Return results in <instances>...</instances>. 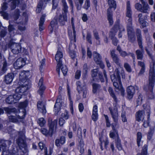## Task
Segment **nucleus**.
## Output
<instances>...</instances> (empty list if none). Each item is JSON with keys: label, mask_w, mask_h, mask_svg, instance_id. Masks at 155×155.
<instances>
[{"label": "nucleus", "mask_w": 155, "mask_h": 155, "mask_svg": "<svg viewBox=\"0 0 155 155\" xmlns=\"http://www.w3.org/2000/svg\"><path fill=\"white\" fill-rule=\"evenodd\" d=\"M63 8H62V15H60L58 19L55 18L52 20L50 23V27L49 29L50 31L52 32L54 29H55L58 27V22H59L61 25H64L65 24V22L67 21V14L68 12V6L65 0H62V1Z\"/></svg>", "instance_id": "obj_1"}, {"label": "nucleus", "mask_w": 155, "mask_h": 155, "mask_svg": "<svg viewBox=\"0 0 155 155\" xmlns=\"http://www.w3.org/2000/svg\"><path fill=\"white\" fill-rule=\"evenodd\" d=\"M155 80V76L154 68H151L149 75V84L147 87H144V89L148 91L147 93V96L149 99H153L154 98V96L152 90Z\"/></svg>", "instance_id": "obj_2"}, {"label": "nucleus", "mask_w": 155, "mask_h": 155, "mask_svg": "<svg viewBox=\"0 0 155 155\" xmlns=\"http://www.w3.org/2000/svg\"><path fill=\"white\" fill-rule=\"evenodd\" d=\"M109 110L110 111L112 117L114 121V123H112L111 124L112 129L114 132H110V136L111 138H114L116 134L117 135V137H118L117 131L115 129V127L118 126V115L117 109V108L115 107L113 109H112L111 107H109Z\"/></svg>", "instance_id": "obj_3"}, {"label": "nucleus", "mask_w": 155, "mask_h": 155, "mask_svg": "<svg viewBox=\"0 0 155 155\" xmlns=\"http://www.w3.org/2000/svg\"><path fill=\"white\" fill-rule=\"evenodd\" d=\"M0 146V151H2V155H18V153L14 152V150L10 151L8 150V147L10 145L12 142L9 140H1Z\"/></svg>", "instance_id": "obj_4"}, {"label": "nucleus", "mask_w": 155, "mask_h": 155, "mask_svg": "<svg viewBox=\"0 0 155 155\" xmlns=\"http://www.w3.org/2000/svg\"><path fill=\"white\" fill-rule=\"evenodd\" d=\"M25 72H21L19 75V79L20 81L23 83L21 85L17 87L15 89V92L21 94L25 92L28 90V87L27 84V77Z\"/></svg>", "instance_id": "obj_5"}, {"label": "nucleus", "mask_w": 155, "mask_h": 155, "mask_svg": "<svg viewBox=\"0 0 155 155\" xmlns=\"http://www.w3.org/2000/svg\"><path fill=\"white\" fill-rule=\"evenodd\" d=\"M16 143L19 146L20 150V151L17 150V151L14 150V152L18 153V155H28L27 153L28 150L26 147L25 141L23 138V137H19L17 139Z\"/></svg>", "instance_id": "obj_6"}, {"label": "nucleus", "mask_w": 155, "mask_h": 155, "mask_svg": "<svg viewBox=\"0 0 155 155\" xmlns=\"http://www.w3.org/2000/svg\"><path fill=\"white\" fill-rule=\"evenodd\" d=\"M108 3L109 7L107 10V18L110 25H112L113 22L112 19V12L111 9L114 8L115 9L116 8V2L114 0H108Z\"/></svg>", "instance_id": "obj_7"}, {"label": "nucleus", "mask_w": 155, "mask_h": 155, "mask_svg": "<svg viewBox=\"0 0 155 155\" xmlns=\"http://www.w3.org/2000/svg\"><path fill=\"white\" fill-rule=\"evenodd\" d=\"M63 55L62 52L60 51V48H58L56 54L55 56V59L57 62L56 71L59 75L60 68H61L62 65V60Z\"/></svg>", "instance_id": "obj_8"}, {"label": "nucleus", "mask_w": 155, "mask_h": 155, "mask_svg": "<svg viewBox=\"0 0 155 155\" xmlns=\"http://www.w3.org/2000/svg\"><path fill=\"white\" fill-rule=\"evenodd\" d=\"M115 50H110V53L111 57L113 62L115 64L119 67L120 68H122V66L121 63V61L118 55L115 53Z\"/></svg>", "instance_id": "obj_9"}, {"label": "nucleus", "mask_w": 155, "mask_h": 155, "mask_svg": "<svg viewBox=\"0 0 155 155\" xmlns=\"http://www.w3.org/2000/svg\"><path fill=\"white\" fill-rule=\"evenodd\" d=\"M9 47L11 49L12 52L15 54H17L21 52V48L20 45L18 43L15 42L10 43L9 44Z\"/></svg>", "instance_id": "obj_10"}, {"label": "nucleus", "mask_w": 155, "mask_h": 155, "mask_svg": "<svg viewBox=\"0 0 155 155\" xmlns=\"http://www.w3.org/2000/svg\"><path fill=\"white\" fill-rule=\"evenodd\" d=\"M76 85L77 86V90L78 93H81L82 91L83 97L85 98L87 93V90L86 87L83 86V85H82L81 82L79 81L77 82Z\"/></svg>", "instance_id": "obj_11"}, {"label": "nucleus", "mask_w": 155, "mask_h": 155, "mask_svg": "<svg viewBox=\"0 0 155 155\" xmlns=\"http://www.w3.org/2000/svg\"><path fill=\"white\" fill-rule=\"evenodd\" d=\"M94 60L97 64H99L102 68H104V65L101 60L100 55L96 52L94 51L93 53Z\"/></svg>", "instance_id": "obj_12"}, {"label": "nucleus", "mask_w": 155, "mask_h": 155, "mask_svg": "<svg viewBox=\"0 0 155 155\" xmlns=\"http://www.w3.org/2000/svg\"><path fill=\"white\" fill-rule=\"evenodd\" d=\"M120 74L119 68L116 69L115 70L114 74L110 76L111 79L113 82L117 81L120 84Z\"/></svg>", "instance_id": "obj_13"}, {"label": "nucleus", "mask_w": 155, "mask_h": 155, "mask_svg": "<svg viewBox=\"0 0 155 155\" xmlns=\"http://www.w3.org/2000/svg\"><path fill=\"white\" fill-rule=\"evenodd\" d=\"M25 64V62L24 59L21 58L18 59L14 64V68L18 69L21 68Z\"/></svg>", "instance_id": "obj_14"}, {"label": "nucleus", "mask_w": 155, "mask_h": 155, "mask_svg": "<svg viewBox=\"0 0 155 155\" xmlns=\"http://www.w3.org/2000/svg\"><path fill=\"white\" fill-rule=\"evenodd\" d=\"M22 114L23 115L21 116L17 114H16V116L12 115L9 116V121L10 122L13 123H16L18 122L19 120L22 119L25 117V113L23 112Z\"/></svg>", "instance_id": "obj_15"}, {"label": "nucleus", "mask_w": 155, "mask_h": 155, "mask_svg": "<svg viewBox=\"0 0 155 155\" xmlns=\"http://www.w3.org/2000/svg\"><path fill=\"white\" fill-rule=\"evenodd\" d=\"M142 44H138V45L140 50H137L136 51V54L137 55V58L138 60H142L143 58L144 50Z\"/></svg>", "instance_id": "obj_16"}, {"label": "nucleus", "mask_w": 155, "mask_h": 155, "mask_svg": "<svg viewBox=\"0 0 155 155\" xmlns=\"http://www.w3.org/2000/svg\"><path fill=\"white\" fill-rule=\"evenodd\" d=\"M71 24L72 27V28L73 31V33H72L71 32L69 31L68 32L69 35L70 36L71 41L74 40V42L76 41V31H75V27L74 26V23L73 22V18H72L71 19Z\"/></svg>", "instance_id": "obj_17"}, {"label": "nucleus", "mask_w": 155, "mask_h": 155, "mask_svg": "<svg viewBox=\"0 0 155 155\" xmlns=\"http://www.w3.org/2000/svg\"><path fill=\"white\" fill-rule=\"evenodd\" d=\"M127 30L129 41L131 42H134L135 40L136 37L135 33L133 29H128Z\"/></svg>", "instance_id": "obj_18"}, {"label": "nucleus", "mask_w": 155, "mask_h": 155, "mask_svg": "<svg viewBox=\"0 0 155 155\" xmlns=\"http://www.w3.org/2000/svg\"><path fill=\"white\" fill-rule=\"evenodd\" d=\"M127 92L128 98L129 99H131L133 98V95L135 93V88L133 86H130L127 87Z\"/></svg>", "instance_id": "obj_19"}, {"label": "nucleus", "mask_w": 155, "mask_h": 155, "mask_svg": "<svg viewBox=\"0 0 155 155\" xmlns=\"http://www.w3.org/2000/svg\"><path fill=\"white\" fill-rule=\"evenodd\" d=\"M119 28V24H117L115 25L114 27L110 30L109 33V36L111 39L116 37L115 36L118 29Z\"/></svg>", "instance_id": "obj_20"}, {"label": "nucleus", "mask_w": 155, "mask_h": 155, "mask_svg": "<svg viewBox=\"0 0 155 155\" xmlns=\"http://www.w3.org/2000/svg\"><path fill=\"white\" fill-rule=\"evenodd\" d=\"M43 79L42 78H41L40 79L38 83V86H39V88L38 91V94L42 96L45 87L43 84Z\"/></svg>", "instance_id": "obj_21"}, {"label": "nucleus", "mask_w": 155, "mask_h": 155, "mask_svg": "<svg viewBox=\"0 0 155 155\" xmlns=\"http://www.w3.org/2000/svg\"><path fill=\"white\" fill-rule=\"evenodd\" d=\"M57 123V120L56 119L54 120V121H52L50 119L48 120V126L49 127V130L50 132L53 134L54 127L55 126H56Z\"/></svg>", "instance_id": "obj_22"}, {"label": "nucleus", "mask_w": 155, "mask_h": 155, "mask_svg": "<svg viewBox=\"0 0 155 155\" xmlns=\"http://www.w3.org/2000/svg\"><path fill=\"white\" fill-rule=\"evenodd\" d=\"M14 77V75L13 73H8L5 76L4 81L7 84H9L12 81Z\"/></svg>", "instance_id": "obj_23"}, {"label": "nucleus", "mask_w": 155, "mask_h": 155, "mask_svg": "<svg viewBox=\"0 0 155 155\" xmlns=\"http://www.w3.org/2000/svg\"><path fill=\"white\" fill-rule=\"evenodd\" d=\"M144 111L143 110H140L136 113V120L139 122L143 121L144 119Z\"/></svg>", "instance_id": "obj_24"}, {"label": "nucleus", "mask_w": 155, "mask_h": 155, "mask_svg": "<svg viewBox=\"0 0 155 155\" xmlns=\"http://www.w3.org/2000/svg\"><path fill=\"white\" fill-rule=\"evenodd\" d=\"M65 137L64 136H61L60 139H56L55 142V144L58 147H60L65 143Z\"/></svg>", "instance_id": "obj_25"}, {"label": "nucleus", "mask_w": 155, "mask_h": 155, "mask_svg": "<svg viewBox=\"0 0 155 155\" xmlns=\"http://www.w3.org/2000/svg\"><path fill=\"white\" fill-rule=\"evenodd\" d=\"M61 105L60 103V99H57L54 106V108L55 112V114H57L58 112L60 110Z\"/></svg>", "instance_id": "obj_26"}, {"label": "nucleus", "mask_w": 155, "mask_h": 155, "mask_svg": "<svg viewBox=\"0 0 155 155\" xmlns=\"http://www.w3.org/2000/svg\"><path fill=\"white\" fill-rule=\"evenodd\" d=\"M37 107L38 110L41 112L43 114H44L46 113L45 106L40 101H39L38 103Z\"/></svg>", "instance_id": "obj_27"}, {"label": "nucleus", "mask_w": 155, "mask_h": 155, "mask_svg": "<svg viewBox=\"0 0 155 155\" xmlns=\"http://www.w3.org/2000/svg\"><path fill=\"white\" fill-rule=\"evenodd\" d=\"M8 2H11L10 6L12 10L15 9L17 5L19 3V0H7Z\"/></svg>", "instance_id": "obj_28"}, {"label": "nucleus", "mask_w": 155, "mask_h": 155, "mask_svg": "<svg viewBox=\"0 0 155 155\" xmlns=\"http://www.w3.org/2000/svg\"><path fill=\"white\" fill-rule=\"evenodd\" d=\"M132 12L130 7V3L129 1L127 2V13L126 17H132Z\"/></svg>", "instance_id": "obj_29"}, {"label": "nucleus", "mask_w": 155, "mask_h": 155, "mask_svg": "<svg viewBox=\"0 0 155 155\" xmlns=\"http://www.w3.org/2000/svg\"><path fill=\"white\" fill-rule=\"evenodd\" d=\"M45 15L44 14L42 15L40 18L39 25V30L40 31H42L44 29V27L43 26V24L45 21Z\"/></svg>", "instance_id": "obj_30"}, {"label": "nucleus", "mask_w": 155, "mask_h": 155, "mask_svg": "<svg viewBox=\"0 0 155 155\" xmlns=\"http://www.w3.org/2000/svg\"><path fill=\"white\" fill-rule=\"evenodd\" d=\"M139 21L143 27L146 26L148 25V23L145 21L143 17L142 14L140 13L138 15Z\"/></svg>", "instance_id": "obj_31"}, {"label": "nucleus", "mask_w": 155, "mask_h": 155, "mask_svg": "<svg viewBox=\"0 0 155 155\" xmlns=\"http://www.w3.org/2000/svg\"><path fill=\"white\" fill-rule=\"evenodd\" d=\"M136 33L138 44H142V38L140 30L137 29L136 30Z\"/></svg>", "instance_id": "obj_32"}, {"label": "nucleus", "mask_w": 155, "mask_h": 155, "mask_svg": "<svg viewBox=\"0 0 155 155\" xmlns=\"http://www.w3.org/2000/svg\"><path fill=\"white\" fill-rule=\"evenodd\" d=\"M132 17H126V22L127 24V30L133 29L132 26Z\"/></svg>", "instance_id": "obj_33"}, {"label": "nucleus", "mask_w": 155, "mask_h": 155, "mask_svg": "<svg viewBox=\"0 0 155 155\" xmlns=\"http://www.w3.org/2000/svg\"><path fill=\"white\" fill-rule=\"evenodd\" d=\"M40 131L43 134L46 136H50L51 137L53 135V134L51 132H50L49 130H48L44 128H41Z\"/></svg>", "instance_id": "obj_34"}, {"label": "nucleus", "mask_w": 155, "mask_h": 155, "mask_svg": "<svg viewBox=\"0 0 155 155\" xmlns=\"http://www.w3.org/2000/svg\"><path fill=\"white\" fill-rule=\"evenodd\" d=\"M142 4H143V6H142L141 12L144 13H148V11L150 9L148 4L147 2H145Z\"/></svg>", "instance_id": "obj_35"}, {"label": "nucleus", "mask_w": 155, "mask_h": 155, "mask_svg": "<svg viewBox=\"0 0 155 155\" xmlns=\"http://www.w3.org/2000/svg\"><path fill=\"white\" fill-rule=\"evenodd\" d=\"M92 91L93 93L95 94L96 92L99 90L101 87L100 84L95 83H94L92 85Z\"/></svg>", "instance_id": "obj_36"}, {"label": "nucleus", "mask_w": 155, "mask_h": 155, "mask_svg": "<svg viewBox=\"0 0 155 155\" xmlns=\"http://www.w3.org/2000/svg\"><path fill=\"white\" fill-rule=\"evenodd\" d=\"M4 110L6 113L8 114H11L12 113H15L17 112V110L16 108H8V107H4Z\"/></svg>", "instance_id": "obj_37"}, {"label": "nucleus", "mask_w": 155, "mask_h": 155, "mask_svg": "<svg viewBox=\"0 0 155 155\" xmlns=\"http://www.w3.org/2000/svg\"><path fill=\"white\" fill-rule=\"evenodd\" d=\"M84 0H75V4L78 10H80L82 7V5L83 3Z\"/></svg>", "instance_id": "obj_38"}, {"label": "nucleus", "mask_w": 155, "mask_h": 155, "mask_svg": "<svg viewBox=\"0 0 155 155\" xmlns=\"http://www.w3.org/2000/svg\"><path fill=\"white\" fill-rule=\"evenodd\" d=\"M6 102L8 104H13L15 103L13 95H9L6 100Z\"/></svg>", "instance_id": "obj_39"}, {"label": "nucleus", "mask_w": 155, "mask_h": 155, "mask_svg": "<svg viewBox=\"0 0 155 155\" xmlns=\"http://www.w3.org/2000/svg\"><path fill=\"white\" fill-rule=\"evenodd\" d=\"M147 146L145 144L143 146L142 150L141 152L140 153L137 154V155H147Z\"/></svg>", "instance_id": "obj_40"}, {"label": "nucleus", "mask_w": 155, "mask_h": 155, "mask_svg": "<svg viewBox=\"0 0 155 155\" xmlns=\"http://www.w3.org/2000/svg\"><path fill=\"white\" fill-rule=\"evenodd\" d=\"M108 91L110 96L113 98L114 101L116 102L117 98L114 94L112 88L111 87H109Z\"/></svg>", "instance_id": "obj_41"}, {"label": "nucleus", "mask_w": 155, "mask_h": 155, "mask_svg": "<svg viewBox=\"0 0 155 155\" xmlns=\"http://www.w3.org/2000/svg\"><path fill=\"white\" fill-rule=\"evenodd\" d=\"M142 137V134L140 132H138L137 134V143L138 147L140 145V143Z\"/></svg>", "instance_id": "obj_42"}, {"label": "nucleus", "mask_w": 155, "mask_h": 155, "mask_svg": "<svg viewBox=\"0 0 155 155\" xmlns=\"http://www.w3.org/2000/svg\"><path fill=\"white\" fill-rule=\"evenodd\" d=\"M21 94L15 92V94L13 95L15 103H16L21 98Z\"/></svg>", "instance_id": "obj_43"}, {"label": "nucleus", "mask_w": 155, "mask_h": 155, "mask_svg": "<svg viewBox=\"0 0 155 155\" xmlns=\"http://www.w3.org/2000/svg\"><path fill=\"white\" fill-rule=\"evenodd\" d=\"M38 146L40 149H44L45 154H46L48 153L47 148L45 145L42 143L40 142L38 143Z\"/></svg>", "instance_id": "obj_44"}, {"label": "nucleus", "mask_w": 155, "mask_h": 155, "mask_svg": "<svg viewBox=\"0 0 155 155\" xmlns=\"http://www.w3.org/2000/svg\"><path fill=\"white\" fill-rule=\"evenodd\" d=\"M120 55L122 57H125L126 56H128L130 54H131V56L133 58H135V56L133 54L131 53H127L125 51H122L119 53Z\"/></svg>", "instance_id": "obj_45"}, {"label": "nucleus", "mask_w": 155, "mask_h": 155, "mask_svg": "<svg viewBox=\"0 0 155 155\" xmlns=\"http://www.w3.org/2000/svg\"><path fill=\"white\" fill-rule=\"evenodd\" d=\"M7 64L6 61H5L3 63V67L1 71V74H3L5 73L7 70Z\"/></svg>", "instance_id": "obj_46"}, {"label": "nucleus", "mask_w": 155, "mask_h": 155, "mask_svg": "<svg viewBox=\"0 0 155 155\" xmlns=\"http://www.w3.org/2000/svg\"><path fill=\"white\" fill-rule=\"evenodd\" d=\"M71 44H70L69 46V49L70 51L69 54L70 56L71 57V58L73 59H74L75 58L76 54L75 51L71 50Z\"/></svg>", "instance_id": "obj_47"}, {"label": "nucleus", "mask_w": 155, "mask_h": 155, "mask_svg": "<svg viewBox=\"0 0 155 155\" xmlns=\"http://www.w3.org/2000/svg\"><path fill=\"white\" fill-rule=\"evenodd\" d=\"M116 145L117 148L119 150H120L122 149V148L120 143V140L118 137H117V139L116 140Z\"/></svg>", "instance_id": "obj_48"}, {"label": "nucleus", "mask_w": 155, "mask_h": 155, "mask_svg": "<svg viewBox=\"0 0 155 155\" xmlns=\"http://www.w3.org/2000/svg\"><path fill=\"white\" fill-rule=\"evenodd\" d=\"M45 2H47L48 1H50V0H44ZM59 0H52V8L55 9L58 6V3Z\"/></svg>", "instance_id": "obj_49"}, {"label": "nucleus", "mask_w": 155, "mask_h": 155, "mask_svg": "<svg viewBox=\"0 0 155 155\" xmlns=\"http://www.w3.org/2000/svg\"><path fill=\"white\" fill-rule=\"evenodd\" d=\"M46 123V121L43 118H39L38 121V123L41 127L44 126Z\"/></svg>", "instance_id": "obj_50"}, {"label": "nucleus", "mask_w": 155, "mask_h": 155, "mask_svg": "<svg viewBox=\"0 0 155 155\" xmlns=\"http://www.w3.org/2000/svg\"><path fill=\"white\" fill-rule=\"evenodd\" d=\"M42 3L43 2L42 1H41L39 2L37 6V8L36 9V12L37 13H39L41 11L43 5Z\"/></svg>", "instance_id": "obj_51"}, {"label": "nucleus", "mask_w": 155, "mask_h": 155, "mask_svg": "<svg viewBox=\"0 0 155 155\" xmlns=\"http://www.w3.org/2000/svg\"><path fill=\"white\" fill-rule=\"evenodd\" d=\"M124 67L127 72H130L132 70L131 67L128 63H124Z\"/></svg>", "instance_id": "obj_52"}, {"label": "nucleus", "mask_w": 155, "mask_h": 155, "mask_svg": "<svg viewBox=\"0 0 155 155\" xmlns=\"http://www.w3.org/2000/svg\"><path fill=\"white\" fill-rule=\"evenodd\" d=\"M7 29L5 28H4L2 29L0 32V36L1 38H3L6 35Z\"/></svg>", "instance_id": "obj_53"}, {"label": "nucleus", "mask_w": 155, "mask_h": 155, "mask_svg": "<svg viewBox=\"0 0 155 155\" xmlns=\"http://www.w3.org/2000/svg\"><path fill=\"white\" fill-rule=\"evenodd\" d=\"M90 6L89 0H86L83 8L86 10H87L88 8Z\"/></svg>", "instance_id": "obj_54"}, {"label": "nucleus", "mask_w": 155, "mask_h": 155, "mask_svg": "<svg viewBox=\"0 0 155 155\" xmlns=\"http://www.w3.org/2000/svg\"><path fill=\"white\" fill-rule=\"evenodd\" d=\"M18 29L21 31H22L25 30V27L24 24L20 23L18 26Z\"/></svg>", "instance_id": "obj_55"}, {"label": "nucleus", "mask_w": 155, "mask_h": 155, "mask_svg": "<svg viewBox=\"0 0 155 155\" xmlns=\"http://www.w3.org/2000/svg\"><path fill=\"white\" fill-rule=\"evenodd\" d=\"M154 131L153 130L150 129L148 132L147 134V139L150 140L151 139L153 133Z\"/></svg>", "instance_id": "obj_56"}, {"label": "nucleus", "mask_w": 155, "mask_h": 155, "mask_svg": "<svg viewBox=\"0 0 155 155\" xmlns=\"http://www.w3.org/2000/svg\"><path fill=\"white\" fill-rule=\"evenodd\" d=\"M61 69L64 75L65 76L68 71V69L66 66L65 65L63 66L62 68H61Z\"/></svg>", "instance_id": "obj_57"}, {"label": "nucleus", "mask_w": 155, "mask_h": 155, "mask_svg": "<svg viewBox=\"0 0 155 155\" xmlns=\"http://www.w3.org/2000/svg\"><path fill=\"white\" fill-rule=\"evenodd\" d=\"M113 83L114 86L117 89H119L120 87L122 86L121 85V82L120 84L118 82V81H114L113 82Z\"/></svg>", "instance_id": "obj_58"}, {"label": "nucleus", "mask_w": 155, "mask_h": 155, "mask_svg": "<svg viewBox=\"0 0 155 155\" xmlns=\"http://www.w3.org/2000/svg\"><path fill=\"white\" fill-rule=\"evenodd\" d=\"M0 14L2 16L4 19H8V14L6 13L5 12L3 11H2L0 12Z\"/></svg>", "instance_id": "obj_59"}, {"label": "nucleus", "mask_w": 155, "mask_h": 155, "mask_svg": "<svg viewBox=\"0 0 155 155\" xmlns=\"http://www.w3.org/2000/svg\"><path fill=\"white\" fill-rule=\"evenodd\" d=\"M121 117L122 118V120L123 122L127 121V120L125 116V112L124 110L122 111Z\"/></svg>", "instance_id": "obj_60"}, {"label": "nucleus", "mask_w": 155, "mask_h": 155, "mask_svg": "<svg viewBox=\"0 0 155 155\" xmlns=\"http://www.w3.org/2000/svg\"><path fill=\"white\" fill-rule=\"evenodd\" d=\"M91 76L93 78L96 77L97 74V69H94L91 71Z\"/></svg>", "instance_id": "obj_61"}, {"label": "nucleus", "mask_w": 155, "mask_h": 155, "mask_svg": "<svg viewBox=\"0 0 155 155\" xmlns=\"http://www.w3.org/2000/svg\"><path fill=\"white\" fill-rule=\"evenodd\" d=\"M91 35L89 33H87L86 36V39L87 41L91 44H92V42L91 40Z\"/></svg>", "instance_id": "obj_62"}, {"label": "nucleus", "mask_w": 155, "mask_h": 155, "mask_svg": "<svg viewBox=\"0 0 155 155\" xmlns=\"http://www.w3.org/2000/svg\"><path fill=\"white\" fill-rule=\"evenodd\" d=\"M142 8V5L141 4H140L139 3H137L135 4V8L137 10H139V11L141 12Z\"/></svg>", "instance_id": "obj_63"}, {"label": "nucleus", "mask_w": 155, "mask_h": 155, "mask_svg": "<svg viewBox=\"0 0 155 155\" xmlns=\"http://www.w3.org/2000/svg\"><path fill=\"white\" fill-rule=\"evenodd\" d=\"M81 71L79 70H78L75 73V78L76 79H79L81 76Z\"/></svg>", "instance_id": "obj_64"}]
</instances>
